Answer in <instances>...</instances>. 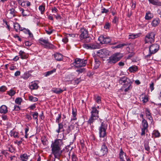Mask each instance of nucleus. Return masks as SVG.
Listing matches in <instances>:
<instances>
[{
    "label": "nucleus",
    "instance_id": "34",
    "mask_svg": "<svg viewBox=\"0 0 161 161\" xmlns=\"http://www.w3.org/2000/svg\"><path fill=\"white\" fill-rule=\"evenodd\" d=\"M19 54L21 58L24 59L26 58V56L25 53L24 51L20 50L19 52Z\"/></svg>",
    "mask_w": 161,
    "mask_h": 161
},
{
    "label": "nucleus",
    "instance_id": "24",
    "mask_svg": "<svg viewBox=\"0 0 161 161\" xmlns=\"http://www.w3.org/2000/svg\"><path fill=\"white\" fill-rule=\"evenodd\" d=\"M160 22V20L158 18H156L153 20L152 22V25L153 27H156L158 26Z\"/></svg>",
    "mask_w": 161,
    "mask_h": 161
},
{
    "label": "nucleus",
    "instance_id": "23",
    "mask_svg": "<svg viewBox=\"0 0 161 161\" xmlns=\"http://www.w3.org/2000/svg\"><path fill=\"white\" fill-rule=\"evenodd\" d=\"M14 28L17 32L19 30L20 31H24L23 28L21 27L19 24L18 23H15L14 24Z\"/></svg>",
    "mask_w": 161,
    "mask_h": 161
},
{
    "label": "nucleus",
    "instance_id": "14",
    "mask_svg": "<svg viewBox=\"0 0 161 161\" xmlns=\"http://www.w3.org/2000/svg\"><path fill=\"white\" fill-rule=\"evenodd\" d=\"M98 40L102 44H108L111 41V39L108 37H105L101 36L98 38Z\"/></svg>",
    "mask_w": 161,
    "mask_h": 161
},
{
    "label": "nucleus",
    "instance_id": "57",
    "mask_svg": "<svg viewBox=\"0 0 161 161\" xmlns=\"http://www.w3.org/2000/svg\"><path fill=\"white\" fill-rule=\"evenodd\" d=\"M147 129L142 128V132L141 133V135L142 136L144 135L145 134V131Z\"/></svg>",
    "mask_w": 161,
    "mask_h": 161
},
{
    "label": "nucleus",
    "instance_id": "49",
    "mask_svg": "<svg viewBox=\"0 0 161 161\" xmlns=\"http://www.w3.org/2000/svg\"><path fill=\"white\" fill-rule=\"evenodd\" d=\"M61 117V114H59L58 115V116L56 119V123H57L58 124L60 123L59 122L60 121Z\"/></svg>",
    "mask_w": 161,
    "mask_h": 161
},
{
    "label": "nucleus",
    "instance_id": "53",
    "mask_svg": "<svg viewBox=\"0 0 161 161\" xmlns=\"http://www.w3.org/2000/svg\"><path fill=\"white\" fill-rule=\"evenodd\" d=\"M7 89L6 87L4 86H2L0 87V91L4 92Z\"/></svg>",
    "mask_w": 161,
    "mask_h": 161
},
{
    "label": "nucleus",
    "instance_id": "63",
    "mask_svg": "<svg viewBox=\"0 0 161 161\" xmlns=\"http://www.w3.org/2000/svg\"><path fill=\"white\" fill-rule=\"evenodd\" d=\"M110 26V24L109 23H106L104 26V28L106 29H109Z\"/></svg>",
    "mask_w": 161,
    "mask_h": 161
},
{
    "label": "nucleus",
    "instance_id": "42",
    "mask_svg": "<svg viewBox=\"0 0 161 161\" xmlns=\"http://www.w3.org/2000/svg\"><path fill=\"white\" fill-rule=\"evenodd\" d=\"M153 134L156 137H158L160 136V133L158 130H155L153 131Z\"/></svg>",
    "mask_w": 161,
    "mask_h": 161
},
{
    "label": "nucleus",
    "instance_id": "26",
    "mask_svg": "<svg viewBox=\"0 0 161 161\" xmlns=\"http://www.w3.org/2000/svg\"><path fill=\"white\" fill-rule=\"evenodd\" d=\"M54 57L57 61H61L62 59V55L60 53H57L54 55Z\"/></svg>",
    "mask_w": 161,
    "mask_h": 161
},
{
    "label": "nucleus",
    "instance_id": "15",
    "mask_svg": "<svg viewBox=\"0 0 161 161\" xmlns=\"http://www.w3.org/2000/svg\"><path fill=\"white\" fill-rule=\"evenodd\" d=\"M81 34L80 35V38L82 40L85 37L88 36V31L84 28H81L80 30Z\"/></svg>",
    "mask_w": 161,
    "mask_h": 161
},
{
    "label": "nucleus",
    "instance_id": "30",
    "mask_svg": "<svg viewBox=\"0 0 161 161\" xmlns=\"http://www.w3.org/2000/svg\"><path fill=\"white\" fill-rule=\"evenodd\" d=\"M58 129L56 130V131L58 133H59L61 131H62L63 128V124L61 123L58 124Z\"/></svg>",
    "mask_w": 161,
    "mask_h": 161
},
{
    "label": "nucleus",
    "instance_id": "60",
    "mask_svg": "<svg viewBox=\"0 0 161 161\" xmlns=\"http://www.w3.org/2000/svg\"><path fill=\"white\" fill-rule=\"evenodd\" d=\"M150 87L151 91H153L154 89V83L153 82L150 85Z\"/></svg>",
    "mask_w": 161,
    "mask_h": 161
},
{
    "label": "nucleus",
    "instance_id": "43",
    "mask_svg": "<svg viewBox=\"0 0 161 161\" xmlns=\"http://www.w3.org/2000/svg\"><path fill=\"white\" fill-rule=\"evenodd\" d=\"M95 101L98 104L101 103V98L99 96H97V97H95Z\"/></svg>",
    "mask_w": 161,
    "mask_h": 161
},
{
    "label": "nucleus",
    "instance_id": "47",
    "mask_svg": "<svg viewBox=\"0 0 161 161\" xmlns=\"http://www.w3.org/2000/svg\"><path fill=\"white\" fill-rule=\"evenodd\" d=\"M144 148L147 151H149L150 148L148 145V143H146L144 144Z\"/></svg>",
    "mask_w": 161,
    "mask_h": 161
},
{
    "label": "nucleus",
    "instance_id": "62",
    "mask_svg": "<svg viewBox=\"0 0 161 161\" xmlns=\"http://www.w3.org/2000/svg\"><path fill=\"white\" fill-rule=\"evenodd\" d=\"M125 45V44H120L115 47L116 48H120L122 47Z\"/></svg>",
    "mask_w": 161,
    "mask_h": 161
},
{
    "label": "nucleus",
    "instance_id": "25",
    "mask_svg": "<svg viewBox=\"0 0 161 161\" xmlns=\"http://www.w3.org/2000/svg\"><path fill=\"white\" fill-rule=\"evenodd\" d=\"M153 17V15L150 11H147L146 14L145 19L146 20H149Z\"/></svg>",
    "mask_w": 161,
    "mask_h": 161
},
{
    "label": "nucleus",
    "instance_id": "38",
    "mask_svg": "<svg viewBox=\"0 0 161 161\" xmlns=\"http://www.w3.org/2000/svg\"><path fill=\"white\" fill-rule=\"evenodd\" d=\"M29 99L30 101L34 102H36L38 100V99L36 97L32 96H29Z\"/></svg>",
    "mask_w": 161,
    "mask_h": 161
},
{
    "label": "nucleus",
    "instance_id": "36",
    "mask_svg": "<svg viewBox=\"0 0 161 161\" xmlns=\"http://www.w3.org/2000/svg\"><path fill=\"white\" fill-rule=\"evenodd\" d=\"M23 30H24V32H25L26 33H27L28 34L29 36L31 37H33V35L32 33L30 32L28 29H26L25 28H23Z\"/></svg>",
    "mask_w": 161,
    "mask_h": 161
},
{
    "label": "nucleus",
    "instance_id": "9",
    "mask_svg": "<svg viewBox=\"0 0 161 161\" xmlns=\"http://www.w3.org/2000/svg\"><path fill=\"white\" fill-rule=\"evenodd\" d=\"M39 42L43 45L44 47L47 48L52 49L54 47V46L49 42L48 39H46L43 38L39 40Z\"/></svg>",
    "mask_w": 161,
    "mask_h": 161
},
{
    "label": "nucleus",
    "instance_id": "16",
    "mask_svg": "<svg viewBox=\"0 0 161 161\" xmlns=\"http://www.w3.org/2000/svg\"><path fill=\"white\" fill-rule=\"evenodd\" d=\"M124 156L125 157H126V154L123 151L122 149L121 148L119 154V157L120 159L119 161H125L124 160Z\"/></svg>",
    "mask_w": 161,
    "mask_h": 161
},
{
    "label": "nucleus",
    "instance_id": "55",
    "mask_svg": "<svg viewBox=\"0 0 161 161\" xmlns=\"http://www.w3.org/2000/svg\"><path fill=\"white\" fill-rule=\"evenodd\" d=\"M72 161H77V158L76 156L74 154L72 155Z\"/></svg>",
    "mask_w": 161,
    "mask_h": 161
},
{
    "label": "nucleus",
    "instance_id": "3",
    "mask_svg": "<svg viewBox=\"0 0 161 161\" xmlns=\"http://www.w3.org/2000/svg\"><path fill=\"white\" fill-rule=\"evenodd\" d=\"M91 113V116L87 121L88 123L90 124V125L92 124L99 117L98 115L99 111L95 106L92 108Z\"/></svg>",
    "mask_w": 161,
    "mask_h": 161
},
{
    "label": "nucleus",
    "instance_id": "13",
    "mask_svg": "<svg viewBox=\"0 0 161 161\" xmlns=\"http://www.w3.org/2000/svg\"><path fill=\"white\" fill-rule=\"evenodd\" d=\"M16 12L14 8H12L7 11V17L8 18H11L15 16Z\"/></svg>",
    "mask_w": 161,
    "mask_h": 161
},
{
    "label": "nucleus",
    "instance_id": "19",
    "mask_svg": "<svg viewBox=\"0 0 161 161\" xmlns=\"http://www.w3.org/2000/svg\"><path fill=\"white\" fill-rule=\"evenodd\" d=\"M30 157V155L26 153H24L20 156V159L22 161H27Z\"/></svg>",
    "mask_w": 161,
    "mask_h": 161
},
{
    "label": "nucleus",
    "instance_id": "2",
    "mask_svg": "<svg viewBox=\"0 0 161 161\" xmlns=\"http://www.w3.org/2000/svg\"><path fill=\"white\" fill-rule=\"evenodd\" d=\"M119 83L123 85L122 91L125 92H128L132 88L130 80L126 77H122L119 80Z\"/></svg>",
    "mask_w": 161,
    "mask_h": 161
},
{
    "label": "nucleus",
    "instance_id": "31",
    "mask_svg": "<svg viewBox=\"0 0 161 161\" xmlns=\"http://www.w3.org/2000/svg\"><path fill=\"white\" fill-rule=\"evenodd\" d=\"M45 31L46 33L48 35L51 34L53 31H54V30L52 29L50 27H48V28L46 27Z\"/></svg>",
    "mask_w": 161,
    "mask_h": 161
},
{
    "label": "nucleus",
    "instance_id": "32",
    "mask_svg": "<svg viewBox=\"0 0 161 161\" xmlns=\"http://www.w3.org/2000/svg\"><path fill=\"white\" fill-rule=\"evenodd\" d=\"M72 114L73 118L71 119V120H76L77 118H76V109H74L73 108L72 109Z\"/></svg>",
    "mask_w": 161,
    "mask_h": 161
},
{
    "label": "nucleus",
    "instance_id": "37",
    "mask_svg": "<svg viewBox=\"0 0 161 161\" xmlns=\"http://www.w3.org/2000/svg\"><path fill=\"white\" fill-rule=\"evenodd\" d=\"M81 81L80 78H77L75 80H73L71 81L72 83L74 85H77Z\"/></svg>",
    "mask_w": 161,
    "mask_h": 161
},
{
    "label": "nucleus",
    "instance_id": "51",
    "mask_svg": "<svg viewBox=\"0 0 161 161\" xmlns=\"http://www.w3.org/2000/svg\"><path fill=\"white\" fill-rule=\"evenodd\" d=\"M149 3L153 5L156 4L158 0H148Z\"/></svg>",
    "mask_w": 161,
    "mask_h": 161
},
{
    "label": "nucleus",
    "instance_id": "61",
    "mask_svg": "<svg viewBox=\"0 0 161 161\" xmlns=\"http://www.w3.org/2000/svg\"><path fill=\"white\" fill-rule=\"evenodd\" d=\"M13 136L14 138H18L19 137V136H18V133L17 132H14L13 133Z\"/></svg>",
    "mask_w": 161,
    "mask_h": 161
},
{
    "label": "nucleus",
    "instance_id": "27",
    "mask_svg": "<svg viewBox=\"0 0 161 161\" xmlns=\"http://www.w3.org/2000/svg\"><path fill=\"white\" fill-rule=\"evenodd\" d=\"M137 67L136 65H133L129 67L128 69L129 71L131 73L134 72L137 70Z\"/></svg>",
    "mask_w": 161,
    "mask_h": 161
},
{
    "label": "nucleus",
    "instance_id": "22",
    "mask_svg": "<svg viewBox=\"0 0 161 161\" xmlns=\"http://www.w3.org/2000/svg\"><path fill=\"white\" fill-rule=\"evenodd\" d=\"M8 112L7 107L5 105H2L0 108V113L1 114H5Z\"/></svg>",
    "mask_w": 161,
    "mask_h": 161
},
{
    "label": "nucleus",
    "instance_id": "52",
    "mask_svg": "<svg viewBox=\"0 0 161 161\" xmlns=\"http://www.w3.org/2000/svg\"><path fill=\"white\" fill-rule=\"evenodd\" d=\"M85 70V68H80L76 70V71L79 74L81 73Z\"/></svg>",
    "mask_w": 161,
    "mask_h": 161
},
{
    "label": "nucleus",
    "instance_id": "7",
    "mask_svg": "<svg viewBox=\"0 0 161 161\" xmlns=\"http://www.w3.org/2000/svg\"><path fill=\"white\" fill-rule=\"evenodd\" d=\"M107 129V126L103 122H102L101 126L99 128V136L100 138H104L103 141L105 142L106 141L105 137H106V131Z\"/></svg>",
    "mask_w": 161,
    "mask_h": 161
},
{
    "label": "nucleus",
    "instance_id": "54",
    "mask_svg": "<svg viewBox=\"0 0 161 161\" xmlns=\"http://www.w3.org/2000/svg\"><path fill=\"white\" fill-rule=\"evenodd\" d=\"M1 153L4 155L5 157L9 155V153L5 150H3L1 151Z\"/></svg>",
    "mask_w": 161,
    "mask_h": 161
},
{
    "label": "nucleus",
    "instance_id": "12",
    "mask_svg": "<svg viewBox=\"0 0 161 161\" xmlns=\"http://www.w3.org/2000/svg\"><path fill=\"white\" fill-rule=\"evenodd\" d=\"M84 47L87 49H95L99 48V45L96 43H93L90 44H85Z\"/></svg>",
    "mask_w": 161,
    "mask_h": 161
},
{
    "label": "nucleus",
    "instance_id": "40",
    "mask_svg": "<svg viewBox=\"0 0 161 161\" xmlns=\"http://www.w3.org/2000/svg\"><path fill=\"white\" fill-rule=\"evenodd\" d=\"M56 71V70L55 69H53L52 70L48 71L45 73L46 76H48L49 75H50L52 74L53 73L55 72Z\"/></svg>",
    "mask_w": 161,
    "mask_h": 161
},
{
    "label": "nucleus",
    "instance_id": "41",
    "mask_svg": "<svg viewBox=\"0 0 161 161\" xmlns=\"http://www.w3.org/2000/svg\"><path fill=\"white\" fill-rule=\"evenodd\" d=\"M31 75L29 72H26L24 75V78L25 79H27Z\"/></svg>",
    "mask_w": 161,
    "mask_h": 161
},
{
    "label": "nucleus",
    "instance_id": "8",
    "mask_svg": "<svg viewBox=\"0 0 161 161\" xmlns=\"http://www.w3.org/2000/svg\"><path fill=\"white\" fill-rule=\"evenodd\" d=\"M108 152V149L105 145V143L104 142L102 145L101 149L95 152V153L97 155L99 156H102L107 154Z\"/></svg>",
    "mask_w": 161,
    "mask_h": 161
},
{
    "label": "nucleus",
    "instance_id": "48",
    "mask_svg": "<svg viewBox=\"0 0 161 161\" xmlns=\"http://www.w3.org/2000/svg\"><path fill=\"white\" fill-rule=\"evenodd\" d=\"M109 12L108 9H106L105 8H103L102 7L101 9V13L102 14L103 13H107Z\"/></svg>",
    "mask_w": 161,
    "mask_h": 161
},
{
    "label": "nucleus",
    "instance_id": "39",
    "mask_svg": "<svg viewBox=\"0 0 161 161\" xmlns=\"http://www.w3.org/2000/svg\"><path fill=\"white\" fill-rule=\"evenodd\" d=\"M45 7L42 5H40L39 6V9L41 11V14H43L44 13L45 11Z\"/></svg>",
    "mask_w": 161,
    "mask_h": 161
},
{
    "label": "nucleus",
    "instance_id": "35",
    "mask_svg": "<svg viewBox=\"0 0 161 161\" xmlns=\"http://www.w3.org/2000/svg\"><path fill=\"white\" fill-rule=\"evenodd\" d=\"M38 115V113L36 112H34L32 114V116L33 119L36 121V123L38 122V119L37 117Z\"/></svg>",
    "mask_w": 161,
    "mask_h": 161
},
{
    "label": "nucleus",
    "instance_id": "58",
    "mask_svg": "<svg viewBox=\"0 0 161 161\" xmlns=\"http://www.w3.org/2000/svg\"><path fill=\"white\" fill-rule=\"evenodd\" d=\"M145 113L146 114V116H148L151 114V113L150 112L149 110L147 108H146Z\"/></svg>",
    "mask_w": 161,
    "mask_h": 161
},
{
    "label": "nucleus",
    "instance_id": "21",
    "mask_svg": "<svg viewBox=\"0 0 161 161\" xmlns=\"http://www.w3.org/2000/svg\"><path fill=\"white\" fill-rule=\"evenodd\" d=\"M30 88L31 90H36L38 89L39 86L38 84L35 81L32 82L29 85Z\"/></svg>",
    "mask_w": 161,
    "mask_h": 161
},
{
    "label": "nucleus",
    "instance_id": "50",
    "mask_svg": "<svg viewBox=\"0 0 161 161\" xmlns=\"http://www.w3.org/2000/svg\"><path fill=\"white\" fill-rule=\"evenodd\" d=\"M29 130V128L27 126V127H26L25 129V137L26 138H27L28 137V134H27V132Z\"/></svg>",
    "mask_w": 161,
    "mask_h": 161
},
{
    "label": "nucleus",
    "instance_id": "5",
    "mask_svg": "<svg viewBox=\"0 0 161 161\" xmlns=\"http://www.w3.org/2000/svg\"><path fill=\"white\" fill-rule=\"evenodd\" d=\"M159 45L157 44H153L149 47V53L145 55V58L148 59L152 54L156 53L159 50Z\"/></svg>",
    "mask_w": 161,
    "mask_h": 161
},
{
    "label": "nucleus",
    "instance_id": "18",
    "mask_svg": "<svg viewBox=\"0 0 161 161\" xmlns=\"http://www.w3.org/2000/svg\"><path fill=\"white\" fill-rule=\"evenodd\" d=\"M20 11L21 12L23 16H26L30 15V11L28 9L24 10L23 8H19Z\"/></svg>",
    "mask_w": 161,
    "mask_h": 161
},
{
    "label": "nucleus",
    "instance_id": "6",
    "mask_svg": "<svg viewBox=\"0 0 161 161\" xmlns=\"http://www.w3.org/2000/svg\"><path fill=\"white\" fill-rule=\"evenodd\" d=\"M87 63L86 59L84 60L77 58L75 59L74 62L71 64L73 65L75 68H78L85 66Z\"/></svg>",
    "mask_w": 161,
    "mask_h": 161
},
{
    "label": "nucleus",
    "instance_id": "20",
    "mask_svg": "<svg viewBox=\"0 0 161 161\" xmlns=\"http://www.w3.org/2000/svg\"><path fill=\"white\" fill-rule=\"evenodd\" d=\"M140 100L144 103H146L148 101V97L147 96L143 94L140 96Z\"/></svg>",
    "mask_w": 161,
    "mask_h": 161
},
{
    "label": "nucleus",
    "instance_id": "17",
    "mask_svg": "<svg viewBox=\"0 0 161 161\" xmlns=\"http://www.w3.org/2000/svg\"><path fill=\"white\" fill-rule=\"evenodd\" d=\"M63 128L62 131L64 132L66 131L68 133H69L70 130V125H69L68 123H64L63 124Z\"/></svg>",
    "mask_w": 161,
    "mask_h": 161
},
{
    "label": "nucleus",
    "instance_id": "11",
    "mask_svg": "<svg viewBox=\"0 0 161 161\" xmlns=\"http://www.w3.org/2000/svg\"><path fill=\"white\" fill-rule=\"evenodd\" d=\"M109 52L105 49H100L97 52V56L101 58L105 57L109 55Z\"/></svg>",
    "mask_w": 161,
    "mask_h": 161
},
{
    "label": "nucleus",
    "instance_id": "4",
    "mask_svg": "<svg viewBox=\"0 0 161 161\" xmlns=\"http://www.w3.org/2000/svg\"><path fill=\"white\" fill-rule=\"evenodd\" d=\"M122 57V54L119 53H116L112 55L107 60L108 63L114 64L119 61Z\"/></svg>",
    "mask_w": 161,
    "mask_h": 161
},
{
    "label": "nucleus",
    "instance_id": "1",
    "mask_svg": "<svg viewBox=\"0 0 161 161\" xmlns=\"http://www.w3.org/2000/svg\"><path fill=\"white\" fill-rule=\"evenodd\" d=\"M63 143L62 139H57L52 141L51 145V154L53 155L55 158H58L62 153L61 146Z\"/></svg>",
    "mask_w": 161,
    "mask_h": 161
},
{
    "label": "nucleus",
    "instance_id": "59",
    "mask_svg": "<svg viewBox=\"0 0 161 161\" xmlns=\"http://www.w3.org/2000/svg\"><path fill=\"white\" fill-rule=\"evenodd\" d=\"M137 36L136 35H129V38H131L132 39H135Z\"/></svg>",
    "mask_w": 161,
    "mask_h": 161
},
{
    "label": "nucleus",
    "instance_id": "45",
    "mask_svg": "<svg viewBox=\"0 0 161 161\" xmlns=\"http://www.w3.org/2000/svg\"><path fill=\"white\" fill-rule=\"evenodd\" d=\"M85 42L86 43H88L91 41L92 40V38L88 36V35L86 36V37H85L84 38Z\"/></svg>",
    "mask_w": 161,
    "mask_h": 161
},
{
    "label": "nucleus",
    "instance_id": "29",
    "mask_svg": "<svg viewBox=\"0 0 161 161\" xmlns=\"http://www.w3.org/2000/svg\"><path fill=\"white\" fill-rule=\"evenodd\" d=\"M100 64V62L99 60L97 58H95V64L94 68L95 69H97L99 67Z\"/></svg>",
    "mask_w": 161,
    "mask_h": 161
},
{
    "label": "nucleus",
    "instance_id": "28",
    "mask_svg": "<svg viewBox=\"0 0 161 161\" xmlns=\"http://www.w3.org/2000/svg\"><path fill=\"white\" fill-rule=\"evenodd\" d=\"M64 90L61 89L60 88H54L52 90V91L56 94H60Z\"/></svg>",
    "mask_w": 161,
    "mask_h": 161
},
{
    "label": "nucleus",
    "instance_id": "56",
    "mask_svg": "<svg viewBox=\"0 0 161 161\" xmlns=\"http://www.w3.org/2000/svg\"><path fill=\"white\" fill-rule=\"evenodd\" d=\"M67 37H74L75 36V34H67L66 35Z\"/></svg>",
    "mask_w": 161,
    "mask_h": 161
},
{
    "label": "nucleus",
    "instance_id": "64",
    "mask_svg": "<svg viewBox=\"0 0 161 161\" xmlns=\"http://www.w3.org/2000/svg\"><path fill=\"white\" fill-rule=\"evenodd\" d=\"M118 21V19L117 17H114L113 20L112 22L116 24Z\"/></svg>",
    "mask_w": 161,
    "mask_h": 161
},
{
    "label": "nucleus",
    "instance_id": "44",
    "mask_svg": "<svg viewBox=\"0 0 161 161\" xmlns=\"http://www.w3.org/2000/svg\"><path fill=\"white\" fill-rule=\"evenodd\" d=\"M15 91L13 89H11L8 92V95L11 96H14L15 94Z\"/></svg>",
    "mask_w": 161,
    "mask_h": 161
},
{
    "label": "nucleus",
    "instance_id": "46",
    "mask_svg": "<svg viewBox=\"0 0 161 161\" xmlns=\"http://www.w3.org/2000/svg\"><path fill=\"white\" fill-rule=\"evenodd\" d=\"M22 100V99L20 98H17L15 100V102L17 104H20Z\"/></svg>",
    "mask_w": 161,
    "mask_h": 161
},
{
    "label": "nucleus",
    "instance_id": "10",
    "mask_svg": "<svg viewBox=\"0 0 161 161\" xmlns=\"http://www.w3.org/2000/svg\"><path fill=\"white\" fill-rule=\"evenodd\" d=\"M155 33L153 32H151L147 33L145 38V43H152L154 42Z\"/></svg>",
    "mask_w": 161,
    "mask_h": 161
},
{
    "label": "nucleus",
    "instance_id": "33",
    "mask_svg": "<svg viewBox=\"0 0 161 161\" xmlns=\"http://www.w3.org/2000/svg\"><path fill=\"white\" fill-rule=\"evenodd\" d=\"M142 125L143 128L147 129L148 127V124L147 121L145 119H143L142 120Z\"/></svg>",
    "mask_w": 161,
    "mask_h": 161
}]
</instances>
